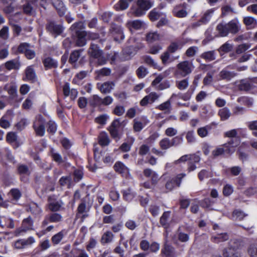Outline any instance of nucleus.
<instances>
[{
    "label": "nucleus",
    "instance_id": "nucleus-1",
    "mask_svg": "<svg viewBox=\"0 0 257 257\" xmlns=\"http://www.w3.org/2000/svg\"><path fill=\"white\" fill-rule=\"evenodd\" d=\"M84 28V24L82 22L73 24L70 28L77 35L76 45L79 47L83 46L86 44V37L87 36V33L83 30Z\"/></svg>",
    "mask_w": 257,
    "mask_h": 257
},
{
    "label": "nucleus",
    "instance_id": "nucleus-2",
    "mask_svg": "<svg viewBox=\"0 0 257 257\" xmlns=\"http://www.w3.org/2000/svg\"><path fill=\"white\" fill-rule=\"evenodd\" d=\"M89 55L97 60V63L99 65H102L105 64L106 59L103 55V52L101 50L97 45L91 43L90 48L88 50Z\"/></svg>",
    "mask_w": 257,
    "mask_h": 257
},
{
    "label": "nucleus",
    "instance_id": "nucleus-3",
    "mask_svg": "<svg viewBox=\"0 0 257 257\" xmlns=\"http://www.w3.org/2000/svg\"><path fill=\"white\" fill-rule=\"evenodd\" d=\"M176 68V74L185 77L192 73L194 66L192 61L186 60L179 63Z\"/></svg>",
    "mask_w": 257,
    "mask_h": 257
},
{
    "label": "nucleus",
    "instance_id": "nucleus-4",
    "mask_svg": "<svg viewBox=\"0 0 257 257\" xmlns=\"http://www.w3.org/2000/svg\"><path fill=\"white\" fill-rule=\"evenodd\" d=\"M153 6V3L150 0H138V7L135 9H132V13L136 17H141L145 15L146 12Z\"/></svg>",
    "mask_w": 257,
    "mask_h": 257
},
{
    "label": "nucleus",
    "instance_id": "nucleus-5",
    "mask_svg": "<svg viewBox=\"0 0 257 257\" xmlns=\"http://www.w3.org/2000/svg\"><path fill=\"white\" fill-rule=\"evenodd\" d=\"M238 145V141L235 139V143L234 144L233 142H228V143L225 144L223 147H219L216 148L212 151V155L216 157L223 154L224 152H227L229 154H232L235 151V148Z\"/></svg>",
    "mask_w": 257,
    "mask_h": 257
},
{
    "label": "nucleus",
    "instance_id": "nucleus-6",
    "mask_svg": "<svg viewBox=\"0 0 257 257\" xmlns=\"http://www.w3.org/2000/svg\"><path fill=\"white\" fill-rule=\"evenodd\" d=\"M45 120L41 115L36 116L33 122V128L37 136L43 137L45 133Z\"/></svg>",
    "mask_w": 257,
    "mask_h": 257
},
{
    "label": "nucleus",
    "instance_id": "nucleus-7",
    "mask_svg": "<svg viewBox=\"0 0 257 257\" xmlns=\"http://www.w3.org/2000/svg\"><path fill=\"white\" fill-rule=\"evenodd\" d=\"M33 229V221L31 217H29L23 220L22 226L15 230L16 235H21L23 233L26 232L29 230Z\"/></svg>",
    "mask_w": 257,
    "mask_h": 257
},
{
    "label": "nucleus",
    "instance_id": "nucleus-8",
    "mask_svg": "<svg viewBox=\"0 0 257 257\" xmlns=\"http://www.w3.org/2000/svg\"><path fill=\"white\" fill-rule=\"evenodd\" d=\"M62 220V215L58 213H51L46 215L42 222L41 226L45 227L49 223H57Z\"/></svg>",
    "mask_w": 257,
    "mask_h": 257
},
{
    "label": "nucleus",
    "instance_id": "nucleus-9",
    "mask_svg": "<svg viewBox=\"0 0 257 257\" xmlns=\"http://www.w3.org/2000/svg\"><path fill=\"white\" fill-rule=\"evenodd\" d=\"M186 176L184 173L178 174L177 176L170 178L166 184V188L169 191L172 190L176 186H180L181 180Z\"/></svg>",
    "mask_w": 257,
    "mask_h": 257
},
{
    "label": "nucleus",
    "instance_id": "nucleus-10",
    "mask_svg": "<svg viewBox=\"0 0 257 257\" xmlns=\"http://www.w3.org/2000/svg\"><path fill=\"white\" fill-rule=\"evenodd\" d=\"M46 28L47 30L55 37L60 35L63 32L64 29L61 25L57 24L54 22H49L47 25Z\"/></svg>",
    "mask_w": 257,
    "mask_h": 257
},
{
    "label": "nucleus",
    "instance_id": "nucleus-11",
    "mask_svg": "<svg viewBox=\"0 0 257 257\" xmlns=\"http://www.w3.org/2000/svg\"><path fill=\"white\" fill-rule=\"evenodd\" d=\"M160 94L156 92H152L148 95L145 96L140 101V105L142 106H147L148 104H152L159 99Z\"/></svg>",
    "mask_w": 257,
    "mask_h": 257
},
{
    "label": "nucleus",
    "instance_id": "nucleus-12",
    "mask_svg": "<svg viewBox=\"0 0 257 257\" xmlns=\"http://www.w3.org/2000/svg\"><path fill=\"white\" fill-rule=\"evenodd\" d=\"M143 174L145 177L150 179L151 183L153 185H156L160 179L158 174L156 171L150 168L144 169Z\"/></svg>",
    "mask_w": 257,
    "mask_h": 257
},
{
    "label": "nucleus",
    "instance_id": "nucleus-13",
    "mask_svg": "<svg viewBox=\"0 0 257 257\" xmlns=\"http://www.w3.org/2000/svg\"><path fill=\"white\" fill-rule=\"evenodd\" d=\"M228 33L235 34L238 33L240 30V24L237 19H233L225 23Z\"/></svg>",
    "mask_w": 257,
    "mask_h": 257
},
{
    "label": "nucleus",
    "instance_id": "nucleus-14",
    "mask_svg": "<svg viewBox=\"0 0 257 257\" xmlns=\"http://www.w3.org/2000/svg\"><path fill=\"white\" fill-rule=\"evenodd\" d=\"M113 168L116 172L120 174L123 177H126L129 175V169L120 161L115 163Z\"/></svg>",
    "mask_w": 257,
    "mask_h": 257
},
{
    "label": "nucleus",
    "instance_id": "nucleus-15",
    "mask_svg": "<svg viewBox=\"0 0 257 257\" xmlns=\"http://www.w3.org/2000/svg\"><path fill=\"white\" fill-rule=\"evenodd\" d=\"M115 84L112 81L105 82L102 84H98L97 87L100 92L103 94L109 93L113 89Z\"/></svg>",
    "mask_w": 257,
    "mask_h": 257
},
{
    "label": "nucleus",
    "instance_id": "nucleus-16",
    "mask_svg": "<svg viewBox=\"0 0 257 257\" xmlns=\"http://www.w3.org/2000/svg\"><path fill=\"white\" fill-rule=\"evenodd\" d=\"M126 26L131 31H132L133 30H138L142 29L145 26V23L139 20L129 21L126 23Z\"/></svg>",
    "mask_w": 257,
    "mask_h": 257
},
{
    "label": "nucleus",
    "instance_id": "nucleus-17",
    "mask_svg": "<svg viewBox=\"0 0 257 257\" xmlns=\"http://www.w3.org/2000/svg\"><path fill=\"white\" fill-rule=\"evenodd\" d=\"M52 3L60 16H63L66 12V8L61 0H52Z\"/></svg>",
    "mask_w": 257,
    "mask_h": 257
},
{
    "label": "nucleus",
    "instance_id": "nucleus-18",
    "mask_svg": "<svg viewBox=\"0 0 257 257\" xmlns=\"http://www.w3.org/2000/svg\"><path fill=\"white\" fill-rule=\"evenodd\" d=\"M229 239V235L227 233L223 232L217 233L212 235L210 240L212 242L218 243L221 242L225 241Z\"/></svg>",
    "mask_w": 257,
    "mask_h": 257
},
{
    "label": "nucleus",
    "instance_id": "nucleus-19",
    "mask_svg": "<svg viewBox=\"0 0 257 257\" xmlns=\"http://www.w3.org/2000/svg\"><path fill=\"white\" fill-rule=\"evenodd\" d=\"M49 203L48 207L49 209L53 212H57L61 210L63 203L61 201H56L50 200V198H49Z\"/></svg>",
    "mask_w": 257,
    "mask_h": 257
},
{
    "label": "nucleus",
    "instance_id": "nucleus-20",
    "mask_svg": "<svg viewBox=\"0 0 257 257\" xmlns=\"http://www.w3.org/2000/svg\"><path fill=\"white\" fill-rule=\"evenodd\" d=\"M194 91V89H189L187 92L184 93H179L177 94L173 93L170 99H172L173 97H177L184 101H188L190 99L192 94Z\"/></svg>",
    "mask_w": 257,
    "mask_h": 257
},
{
    "label": "nucleus",
    "instance_id": "nucleus-21",
    "mask_svg": "<svg viewBox=\"0 0 257 257\" xmlns=\"http://www.w3.org/2000/svg\"><path fill=\"white\" fill-rule=\"evenodd\" d=\"M243 22L247 29H254L257 26V20L252 17L247 16L244 17Z\"/></svg>",
    "mask_w": 257,
    "mask_h": 257
},
{
    "label": "nucleus",
    "instance_id": "nucleus-22",
    "mask_svg": "<svg viewBox=\"0 0 257 257\" xmlns=\"http://www.w3.org/2000/svg\"><path fill=\"white\" fill-rule=\"evenodd\" d=\"M42 62L46 69L56 68L58 66L57 61L50 57L44 58Z\"/></svg>",
    "mask_w": 257,
    "mask_h": 257
},
{
    "label": "nucleus",
    "instance_id": "nucleus-23",
    "mask_svg": "<svg viewBox=\"0 0 257 257\" xmlns=\"http://www.w3.org/2000/svg\"><path fill=\"white\" fill-rule=\"evenodd\" d=\"M223 257H241L240 253L237 249L228 247L223 252Z\"/></svg>",
    "mask_w": 257,
    "mask_h": 257
},
{
    "label": "nucleus",
    "instance_id": "nucleus-24",
    "mask_svg": "<svg viewBox=\"0 0 257 257\" xmlns=\"http://www.w3.org/2000/svg\"><path fill=\"white\" fill-rule=\"evenodd\" d=\"M184 43L180 40L172 42L168 47L167 50L171 53H173L178 50L182 49Z\"/></svg>",
    "mask_w": 257,
    "mask_h": 257
},
{
    "label": "nucleus",
    "instance_id": "nucleus-25",
    "mask_svg": "<svg viewBox=\"0 0 257 257\" xmlns=\"http://www.w3.org/2000/svg\"><path fill=\"white\" fill-rule=\"evenodd\" d=\"M214 114V111L212 107L209 105H204L200 111V115L204 118L210 117L213 116Z\"/></svg>",
    "mask_w": 257,
    "mask_h": 257
},
{
    "label": "nucleus",
    "instance_id": "nucleus-26",
    "mask_svg": "<svg viewBox=\"0 0 257 257\" xmlns=\"http://www.w3.org/2000/svg\"><path fill=\"white\" fill-rule=\"evenodd\" d=\"M66 234L67 231L65 229L61 230L52 237V242L55 245L59 244Z\"/></svg>",
    "mask_w": 257,
    "mask_h": 257
},
{
    "label": "nucleus",
    "instance_id": "nucleus-27",
    "mask_svg": "<svg viewBox=\"0 0 257 257\" xmlns=\"http://www.w3.org/2000/svg\"><path fill=\"white\" fill-rule=\"evenodd\" d=\"M5 65L6 69L11 70L12 69H19L21 65L18 60L13 59L6 62Z\"/></svg>",
    "mask_w": 257,
    "mask_h": 257
},
{
    "label": "nucleus",
    "instance_id": "nucleus-28",
    "mask_svg": "<svg viewBox=\"0 0 257 257\" xmlns=\"http://www.w3.org/2000/svg\"><path fill=\"white\" fill-rule=\"evenodd\" d=\"M135 141V138L133 137H128L127 142L122 144L120 146V150L123 152H127L130 151L131 148Z\"/></svg>",
    "mask_w": 257,
    "mask_h": 257
},
{
    "label": "nucleus",
    "instance_id": "nucleus-29",
    "mask_svg": "<svg viewBox=\"0 0 257 257\" xmlns=\"http://www.w3.org/2000/svg\"><path fill=\"white\" fill-rule=\"evenodd\" d=\"M2 227H7L9 228H14L15 227V223L14 220L8 217H2V223L1 226Z\"/></svg>",
    "mask_w": 257,
    "mask_h": 257
},
{
    "label": "nucleus",
    "instance_id": "nucleus-30",
    "mask_svg": "<svg viewBox=\"0 0 257 257\" xmlns=\"http://www.w3.org/2000/svg\"><path fill=\"white\" fill-rule=\"evenodd\" d=\"M12 96H15L17 92V86L13 83H8L5 85L4 88Z\"/></svg>",
    "mask_w": 257,
    "mask_h": 257
},
{
    "label": "nucleus",
    "instance_id": "nucleus-31",
    "mask_svg": "<svg viewBox=\"0 0 257 257\" xmlns=\"http://www.w3.org/2000/svg\"><path fill=\"white\" fill-rule=\"evenodd\" d=\"M173 13L174 16L178 18H184L187 15V12L184 9L182 8L181 6L175 7L173 10Z\"/></svg>",
    "mask_w": 257,
    "mask_h": 257
},
{
    "label": "nucleus",
    "instance_id": "nucleus-32",
    "mask_svg": "<svg viewBox=\"0 0 257 257\" xmlns=\"http://www.w3.org/2000/svg\"><path fill=\"white\" fill-rule=\"evenodd\" d=\"M98 139L99 144L102 147L108 146L110 143V140L106 133L103 132L100 133Z\"/></svg>",
    "mask_w": 257,
    "mask_h": 257
},
{
    "label": "nucleus",
    "instance_id": "nucleus-33",
    "mask_svg": "<svg viewBox=\"0 0 257 257\" xmlns=\"http://www.w3.org/2000/svg\"><path fill=\"white\" fill-rule=\"evenodd\" d=\"M133 0H119V2L114 6V8L117 11H123L126 9L129 3Z\"/></svg>",
    "mask_w": 257,
    "mask_h": 257
},
{
    "label": "nucleus",
    "instance_id": "nucleus-34",
    "mask_svg": "<svg viewBox=\"0 0 257 257\" xmlns=\"http://www.w3.org/2000/svg\"><path fill=\"white\" fill-rule=\"evenodd\" d=\"M200 57L207 61H212L214 60L216 58V53L215 51L205 52L201 55Z\"/></svg>",
    "mask_w": 257,
    "mask_h": 257
},
{
    "label": "nucleus",
    "instance_id": "nucleus-35",
    "mask_svg": "<svg viewBox=\"0 0 257 257\" xmlns=\"http://www.w3.org/2000/svg\"><path fill=\"white\" fill-rule=\"evenodd\" d=\"M236 74L233 72L228 71L226 69H223L219 73V76L222 79L230 80L235 76Z\"/></svg>",
    "mask_w": 257,
    "mask_h": 257
},
{
    "label": "nucleus",
    "instance_id": "nucleus-36",
    "mask_svg": "<svg viewBox=\"0 0 257 257\" xmlns=\"http://www.w3.org/2000/svg\"><path fill=\"white\" fill-rule=\"evenodd\" d=\"M216 30L221 37H225L229 34L225 23H221L217 25Z\"/></svg>",
    "mask_w": 257,
    "mask_h": 257
},
{
    "label": "nucleus",
    "instance_id": "nucleus-37",
    "mask_svg": "<svg viewBox=\"0 0 257 257\" xmlns=\"http://www.w3.org/2000/svg\"><path fill=\"white\" fill-rule=\"evenodd\" d=\"M218 115L221 120H225L230 116L231 112L227 107H223L219 110Z\"/></svg>",
    "mask_w": 257,
    "mask_h": 257
},
{
    "label": "nucleus",
    "instance_id": "nucleus-38",
    "mask_svg": "<svg viewBox=\"0 0 257 257\" xmlns=\"http://www.w3.org/2000/svg\"><path fill=\"white\" fill-rule=\"evenodd\" d=\"M159 146L163 150H167L172 146L171 140L168 138H165L159 142Z\"/></svg>",
    "mask_w": 257,
    "mask_h": 257
},
{
    "label": "nucleus",
    "instance_id": "nucleus-39",
    "mask_svg": "<svg viewBox=\"0 0 257 257\" xmlns=\"http://www.w3.org/2000/svg\"><path fill=\"white\" fill-rule=\"evenodd\" d=\"M26 78L29 81H34L36 78V74L32 66H28L25 71Z\"/></svg>",
    "mask_w": 257,
    "mask_h": 257
},
{
    "label": "nucleus",
    "instance_id": "nucleus-40",
    "mask_svg": "<svg viewBox=\"0 0 257 257\" xmlns=\"http://www.w3.org/2000/svg\"><path fill=\"white\" fill-rule=\"evenodd\" d=\"M189 86V78H186L176 82V86L180 90L186 89Z\"/></svg>",
    "mask_w": 257,
    "mask_h": 257
},
{
    "label": "nucleus",
    "instance_id": "nucleus-41",
    "mask_svg": "<svg viewBox=\"0 0 257 257\" xmlns=\"http://www.w3.org/2000/svg\"><path fill=\"white\" fill-rule=\"evenodd\" d=\"M214 12V9H210L207 10L201 18V21L202 22V23L206 24L208 23L212 17Z\"/></svg>",
    "mask_w": 257,
    "mask_h": 257
},
{
    "label": "nucleus",
    "instance_id": "nucleus-42",
    "mask_svg": "<svg viewBox=\"0 0 257 257\" xmlns=\"http://www.w3.org/2000/svg\"><path fill=\"white\" fill-rule=\"evenodd\" d=\"M237 101L248 107L252 106L253 103V99L247 96L240 97L237 99Z\"/></svg>",
    "mask_w": 257,
    "mask_h": 257
},
{
    "label": "nucleus",
    "instance_id": "nucleus-43",
    "mask_svg": "<svg viewBox=\"0 0 257 257\" xmlns=\"http://www.w3.org/2000/svg\"><path fill=\"white\" fill-rule=\"evenodd\" d=\"M170 211H165L163 213L160 219V224L166 228L168 226V219L170 216Z\"/></svg>",
    "mask_w": 257,
    "mask_h": 257
},
{
    "label": "nucleus",
    "instance_id": "nucleus-44",
    "mask_svg": "<svg viewBox=\"0 0 257 257\" xmlns=\"http://www.w3.org/2000/svg\"><path fill=\"white\" fill-rule=\"evenodd\" d=\"M30 210L35 215H39L42 212L41 208L36 203H32L30 205Z\"/></svg>",
    "mask_w": 257,
    "mask_h": 257
},
{
    "label": "nucleus",
    "instance_id": "nucleus-45",
    "mask_svg": "<svg viewBox=\"0 0 257 257\" xmlns=\"http://www.w3.org/2000/svg\"><path fill=\"white\" fill-rule=\"evenodd\" d=\"M211 129V126L210 125H207L205 126L201 127L197 130V134L199 137L204 138L207 136L208 131Z\"/></svg>",
    "mask_w": 257,
    "mask_h": 257
},
{
    "label": "nucleus",
    "instance_id": "nucleus-46",
    "mask_svg": "<svg viewBox=\"0 0 257 257\" xmlns=\"http://www.w3.org/2000/svg\"><path fill=\"white\" fill-rule=\"evenodd\" d=\"M233 45L232 44L226 42L220 47L218 50L220 54L222 53H225L231 51L233 49Z\"/></svg>",
    "mask_w": 257,
    "mask_h": 257
},
{
    "label": "nucleus",
    "instance_id": "nucleus-47",
    "mask_svg": "<svg viewBox=\"0 0 257 257\" xmlns=\"http://www.w3.org/2000/svg\"><path fill=\"white\" fill-rule=\"evenodd\" d=\"M82 51V49H80L73 51L70 56L69 62L71 64L75 63L80 57V53Z\"/></svg>",
    "mask_w": 257,
    "mask_h": 257
},
{
    "label": "nucleus",
    "instance_id": "nucleus-48",
    "mask_svg": "<svg viewBox=\"0 0 257 257\" xmlns=\"http://www.w3.org/2000/svg\"><path fill=\"white\" fill-rule=\"evenodd\" d=\"M198 177L199 179L202 181L205 179L212 177V174L210 171L208 170L203 169L199 172Z\"/></svg>",
    "mask_w": 257,
    "mask_h": 257
},
{
    "label": "nucleus",
    "instance_id": "nucleus-49",
    "mask_svg": "<svg viewBox=\"0 0 257 257\" xmlns=\"http://www.w3.org/2000/svg\"><path fill=\"white\" fill-rule=\"evenodd\" d=\"M140 49V47H136L135 46H131L124 48L123 50V53L127 56L131 57L134 55L136 52Z\"/></svg>",
    "mask_w": 257,
    "mask_h": 257
},
{
    "label": "nucleus",
    "instance_id": "nucleus-50",
    "mask_svg": "<svg viewBox=\"0 0 257 257\" xmlns=\"http://www.w3.org/2000/svg\"><path fill=\"white\" fill-rule=\"evenodd\" d=\"M161 15L162 13L156 9H153L149 15L150 19L153 22L158 20Z\"/></svg>",
    "mask_w": 257,
    "mask_h": 257
},
{
    "label": "nucleus",
    "instance_id": "nucleus-51",
    "mask_svg": "<svg viewBox=\"0 0 257 257\" xmlns=\"http://www.w3.org/2000/svg\"><path fill=\"white\" fill-rule=\"evenodd\" d=\"M177 238L181 242H186L189 240V237L188 234L180 232L173 238V241L176 243H177Z\"/></svg>",
    "mask_w": 257,
    "mask_h": 257
},
{
    "label": "nucleus",
    "instance_id": "nucleus-52",
    "mask_svg": "<svg viewBox=\"0 0 257 257\" xmlns=\"http://www.w3.org/2000/svg\"><path fill=\"white\" fill-rule=\"evenodd\" d=\"M174 252V248L171 245L165 244L162 250V253L166 256H171L173 255Z\"/></svg>",
    "mask_w": 257,
    "mask_h": 257
},
{
    "label": "nucleus",
    "instance_id": "nucleus-53",
    "mask_svg": "<svg viewBox=\"0 0 257 257\" xmlns=\"http://www.w3.org/2000/svg\"><path fill=\"white\" fill-rule=\"evenodd\" d=\"M147 122H142L141 121L134 119V130L136 132H140L147 124Z\"/></svg>",
    "mask_w": 257,
    "mask_h": 257
},
{
    "label": "nucleus",
    "instance_id": "nucleus-54",
    "mask_svg": "<svg viewBox=\"0 0 257 257\" xmlns=\"http://www.w3.org/2000/svg\"><path fill=\"white\" fill-rule=\"evenodd\" d=\"M146 39L148 42L152 43L159 40L160 39V35L156 32H150L147 34Z\"/></svg>",
    "mask_w": 257,
    "mask_h": 257
},
{
    "label": "nucleus",
    "instance_id": "nucleus-55",
    "mask_svg": "<svg viewBox=\"0 0 257 257\" xmlns=\"http://www.w3.org/2000/svg\"><path fill=\"white\" fill-rule=\"evenodd\" d=\"M50 155L53 158V160L58 163L60 164L63 162V159L61 155L57 152L54 149H51Z\"/></svg>",
    "mask_w": 257,
    "mask_h": 257
},
{
    "label": "nucleus",
    "instance_id": "nucleus-56",
    "mask_svg": "<svg viewBox=\"0 0 257 257\" xmlns=\"http://www.w3.org/2000/svg\"><path fill=\"white\" fill-rule=\"evenodd\" d=\"M113 235L110 231H107L104 233L101 237L102 243H108L110 242L113 239Z\"/></svg>",
    "mask_w": 257,
    "mask_h": 257
},
{
    "label": "nucleus",
    "instance_id": "nucleus-57",
    "mask_svg": "<svg viewBox=\"0 0 257 257\" xmlns=\"http://www.w3.org/2000/svg\"><path fill=\"white\" fill-rule=\"evenodd\" d=\"M102 98L97 95H94L89 101V104L93 107L101 105Z\"/></svg>",
    "mask_w": 257,
    "mask_h": 257
},
{
    "label": "nucleus",
    "instance_id": "nucleus-58",
    "mask_svg": "<svg viewBox=\"0 0 257 257\" xmlns=\"http://www.w3.org/2000/svg\"><path fill=\"white\" fill-rule=\"evenodd\" d=\"M170 99V98L166 102L160 104L157 106L156 108L162 111H169L171 107Z\"/></svg>",
    "mask_w": 257,
    "mask_h": 257
},
{
    "label": "nucleus",
    "instance_id": "nucleus-59",
    "mask_svg": "<svg viewBox=\"0 0 257 257\" xmlns=\"http://www.w3.org/2000/svg\"><path fill=\"white\" fill-rule=\"evenodd\" d=\"M198 51V48L197 46H191L186 50L185 55L187 57L191 58L194 57Z\"/></svg>",
    "mask_w": 257,
    "mask_h": 257
},
{
    "label": "nucleus",
    "instance_id": "nucleus-60",
    "mask_svg": "<svg viewBox=\"0 0 257 257\" xmlns=\"http://www.w3.org/2000/svg\"><path fill=\"white\" fill-rule=\"evenodd\" d=\"M9 194L13 198V200L17 201L21 197V193L18 189H12Z\"/></svg>",
    "mask_w": 257,
    "mask_h": 257
},
{
    "label": "nucleus",
    "instance_id": "nucleus-61",
    "mask_svg": "<svg viewBox=\"0 0 257 257\" xmlns=\"http://www.w3.org/2000/svg\"><path fill=\"white\" fill-rule=\"evenodd\" d=\"M23 241L24 248L31 247L36 242V240L33 236H30L27 238H23Z\"/></svg>",
    "mask_w": 257,
    "mask_h": 257
},
{
    "label": "nucleus",
    "instance_id": "nucleus-62",
    "mask_svg": "<svg viewBox=\"0 0 257 257\" xmlns=\"http://www.w3.org/2000/svg\"><path fill=\"white\" fill-rule=\"evenodd\" d=\"M74 251V257H89V254L84 249L77 248Z\"/></svg>",
    "mask_w": 257,
    "mask_h": 257
},
{
    "label": "nucleus",
    "instance_id": "nucleus-63",
    "mask_svg": "<svg viewBox=\"0 0 257 257\" xmlns=\"http://www.w3.org/2000/svg\"><path fill=\"white\" fill-rule=\"evenodd\" d=\"M123 198L126 201H131L134 197V192L130 189H127L122 191Z\"/></svg>",
    "mask_w": 257,
    "mask_h": 257
},
{
    "label": "nucleus",
    "instance_id": "nucleus-64",
    "mask_svg": "<svg viewBox=\"0 0 257 257\" xmlns=\"http://www.w3.org/2000/svg\"><path fill=\"white\" fill-rule=\"evenodd\" d=\"M247 252L250 257H257V245H250L248 248Z\"/></svg>",
    "mask_w": 257,
    "mask_h": 257
}]
</instances>
